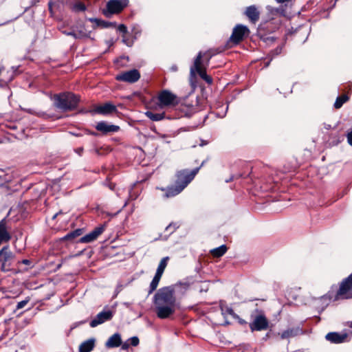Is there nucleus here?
<instances>
[{
	"instance_id": "nucleus-1",
	"label": "nucleus",
	"mask_w": 352,
	"mask_h": 352,
	"mask_svg": "<svg viewBox=\"0 0 352 352\" xmlns=\"http://www.w3.org/2000/svg\"><path fill=\"white\" fill-rule=\"evenodd\" d=\"M153 303L156 315L160 319L170 317L179 307L171 287L160 289L154 295Z\"/></svg>"
},
{
	"instance_id": "nucleus-2",
	"label": "nucleus",
	"mask_w": 352,
	"mask_h": 352,
	"mask_svg": "<svg viewBox=\"0 0 352 352\" xmlns=\"http://www.w3.org/2000/svg\"><path fill=\"white\" fill-rule=\"evenodd\" d=\"M199 168L197 167L190 171L186 169L178 171L176 175L177 179L175 186L167 188L165 196L170 197L179 194L194 179Z\"/></svg>"
},
{
	"instance_id": "nucleus-3",
	"label": "nucleus",
	"mask_w": 352,
	"mask_h": 352,
	"mask_svg": "<svg viewBox=\"0 0 352 352\" xmlns=\"http://www.w3.org/2000/svg\"><path fill=\"white\" fill-rule=\"evenodd\" d=\"M55 106L62 111H72L76 108L79 98L78 96L70 93L65 92L54 96Z\"/></svg>"
},
{
	"instance_id": "nucleus-4",
	"label": "nucleus",
	"mask_w": 352,
	"mask_h": 352,
	"mask_svg": "<svg viewBox=\"0 0 352 352\" xmlns=\"http://www.w3.org/2000/svg\"><path fill=\"white\" fill-rule=\"evenodd\" d=\"M157 106L160 109L170 108L179 103V97L168 89L161 91L157 96Z\"/></svg>"
},
{
	"instance_id": "nucleus-5",
	"label": "nucleus",
	"mask_w": 352,
	"mask_h": 352,
	"mask_svg": "<svg viewBox=\"0 0 352 352\" xmlns=\"http://www.w3.org/2000/svg\"><path fill=\"white\" fill-rule=\"evenodd\" d=\"M206 55V53L203 54L201 52H199L197 57L195 59L194 65L190 68V76H195V72H196L199 76L204 79V78L207 76L206 72V66L209 64L210 59L212 56L211 54H208V57L207 58L206 65H204L202 63L201 58L204 56Z\"/></svg>"
},
{
	"instance_id": "nucleus-6",
	"label": "nucleus",
	"mask_w": 352,
	"mask_h": 352,
	"mask_svg": "<svg viewBox=\"0 0 352 352\" xmlns=\"http://www.w3.org/2000/svg\"><path fill=\"white\" fill-rule=\"evenodd\" d=\"M336 298H352V273L340 283Z\"/></svg>"
},
{
	"instance_id": "nucleus-7",
	"label": "nucleus",
	"mask_w": 352,
	"mask_h": 352,
	"mask_svg": "<svg viewBox=\"0 0 352 352\" xmlns=\"http://www.w3.org/2000/svg\"><path fill=\"white\" fill-rule=\"evenodd\" d=\"M14 255L10 250L9 247L4 246L0 250V263L1 270L3 272H8L10 270V267L14 261Z\"/></svg>"
},
{
	"instance_id": "nucleus-8",
	"label": "nucleus",
	"mask_w": 352,
	"mask_h": 352,
	"mask_svg": "<svg viewBox=\"0 0 352 352\" xmlns=\"http://www.w3.org/2000/svg\"><path fill=\"white\" fill-rule=\"evenodd\" d=\"M249 326L252 332L264 331L268 328L269 322L263 314H259L254 317Z\"/></svg>"
},
{
	"instance_id": "nucleus-9",
	"label": "nucleus",
	"mask_w": 352,
	"mask_h": 352,
	"mask_svg": "<svg viewBox=\"0 0 352 352\" xmlns=\"http://www.w3.org/2000/svg\"><path fill=\"white\" fill-rule=\"evenodd\" d=\"M140 78V74L136 69L122 72L116 76V79L118 81L126 82L129 83H134Z\"/></svg>"
},
{
	"instance_id": "nucleus-10",
	"label": "nucleus",
	"mask_w": 352,
	"mask_h": 352,
	"mask_svg": "<svg viewBox=\"0 0 352 352\" xmlns=\"http://www.w3.org/2000/svg\"><path fill=\"white\" fill-rule=\"evenodd\" d=\"M250 33V30L247 26L243 25H236L233 29L232 34L230 36V41L237 44L241 41L245 36H248Z\"/></svg>"
},
{
	"instance_id": "nucleus-11",
	"label": "nucleus",
	"mask_w": 352,
	"mask_h": 352,
	"mask_svg": "<svg viewBox=\"0 0 352 352\" xmlns=\"http://www.w3.org/2000/svg\"><path fill=\"white\" fill-rule=\"evenodd\" d=\"M113 316V312L110 309H105L98 313L96 316L90 322L91 327H96L98 325L110 320Z\"/></svg>"
},
{
	"instance_id": "nucleus-12",
	"label": "nucleus",
	"mask_w": 352,
	"mask_h": 352,
	"mask_svg": "<svg viewBox=\"0 0 352 352\" xmlns=\"http://www.w3.org/2000/svg\"><path fill=\"white\" fill-rule=\"evenodd\" d=\"M128 0H110L107 3V8L111 14L120 12L128 4Z\"/></svg>"
},
{
	"instance_id": "nucleus-13",
	"label": "nucleus",
	"mask_w": 352,
	"mask_h": 352,
	"mask_svg": "<svg viewBox=\"0 0 352 352\" xmlns=\"http://www.w3.org/2000/svg\"><path fill=\"white\" fill-rule=\"evenodd\" d=\"M105 229V224L99 226L80 239V243H89L95 241Z\"/></svg>"
},
{
	"instance_id": "nucleus-14",
	"label": "nucleus",
	"mask_w": 352,
	"mask_h": 352,
	"mask_svg": "<svg viewBox=\"0 0 352 352\" xmlns=\"http://www.w3.org/2000/svg\"><path fill=\"white\" fill-rule=\"evenodd\" d=\"M96 129L103 134H109L118 132L120 130V126L101 121L97 123Z\"/></svg>"
},
{
	"instance_id": "nucleus-15",
	"label": "nucleus",
	"mask_w": 352,
	"mask_h": 352,
	"mask_svg": "<svg viewBox=\"0 0 352 352\" xmlns=\"http://www.w3.org/2000/svg\"><path fill=\"white\" fill-rule=\"evenodd\" d=\"M326 339L332 343H342L344 342L347 338L346 333H339L337 332H331L326 335Z\"/></svg>"
},
{
	"instance_id": "nucleus-16",
	"label": "nucleus",
	"mask_w": 352,
	"mask_h": 352,
	"mask_svg": "<svg viewBox=\"0 0 352 352\" xmlns=\"http://www.w3.org/2000/svg\"><path fill=\"white\" fill-rule=\"evenodd\" d=\"M245 14L252 23H256L259 19L260 13L254 6L248 7L245 11Z\"/></svg>"
},
{
	"instance_id": "nucleus-17",
	"label": "nucleus",
	"mask_w": 352,
	"mask_h": 352,
	"mask_svg": "<svg viewBox=\"0 0 352 352\" xmlns=\"http://www.w3.org/2000/svg\"><path fill=\"white\" fill-rule=\"evenodd\" d=\"M116 107L111 103L107 102L96 107L94 112L102 115H107L116 111Z\"/></svg>"
},
{
	"instance_id": "nucleus-18",
	"label": "nucleus",
	"mask_w": 352,
	"mask_h": 352,
	"mask_svg": "<svg viewBox=\"0 0 352 352\" xmlns=\"http://www.w3.org/2000/svg\"><path fill=\"white\" fill-rule=\"evenodd\" d=\"M302 333V330L300 327H292L283 331L281 333H279V335L280 336V338L284 340L294 338Z\"/></svg>"
},
{
	"instance_id": "nucleus-19",
	"label": "nucleus",
	"mask_w": 352,
	"mask_h": 352,
	"mask_svg": "<svg viewBox=\"0 0 352 352\" xmlns=\"http://www.w3.org/2000/svg\"><path fill=\"white\" fill-rule=\"evenodd\" d=\"M122 344L121 336L119 333H116L112 335L107 341L105 346L107 348H116L120 346Z\"/></svg>"
},
{
	"instance_id": "nucleus-20",
	"label": "nucleus",
	"mask_w": 352,
	"mask_h": 352,
	"mask_svg": "<svg viewBox=\"0 0 352 352\" xmlns=\"http://www.w3.org/2000/svg\"><path fill=\"white\" fill-rule=\"evenodd\" d=\"M95 346V339L91 338L83 342L79 346V352H90Z\"/></svg>"
},
{
	"instance_id": "nucleus-21",
	"label": "nucleus",
	"mask_w": 352,
	"mask_h": 352,
	"mask_svg": "<svg viewBox=\"0 0 352 352\" xmlns=\"http://www.w3.org/2000/svg\"><path fill=\"white\" fill-rule=\"evenodd\" d=\"M145 115L151 120L155 121V122L162 120L166 118L164 112L154 113L152 111H147L145 112Z\"/></svg>"
},
{
	"instance_id": "nucleus-22",
	"label": "nucleus",
	"mask_w": 352,
	"mask_h": 352,
	"mask_svg": "<svg viewBox=\"0 0 352 352\" xmlns=\"http://www.w3.org/2000/svg\"><path fill=\"white\" fill-rule=\"evenodd\" d=\"M227 251V247L226 245H222L217 248L212 249L210 251L211 254L214 257L222 256Z\"/></svg>"
},
{
	"instance_id": "nucleus-23",
	"label": "nucleus",
	"mask_w": 352,
	"mask_h": 352,
	"mask_svg": "<svg viewBox=\"0 0 352 352\" xmlns=\"http://www.w3.org/2000/svg\"><path fill=\"white\" fill-rule=\"evenodd\" d=\"M168 260H169V257L166 256V257H164L160 261L155 274L162 276V274L164 272V270L167 266Z\"/></svg>"
},
{
	"instance_id": "nucleus-24",
	"label": "nucleus",
	"mask_w": 352,
	"mask_h": 352,
	"mask_svg": "<svg viewBox=\"0 0 352 352\" xmlns=\"http://www.w3.org/2000/svg\"><path fill=\"white\" fill-rule=\"evenodd\" d=\"M162 276L158 275L157 274H155V276L153 277L149 286V290L148 292V294H152L157 289Z\"/></svg>"
},
{
	"instance_id": "nucleus-25",
	"label": "nucleus",
	"mask_w": 352,
	"mask_h": 352,
	"mask_svg": "<svg viewBox=\"0 0 352 352\" xmlns=\"http://www.w3.org/2000/svg\"><path fill=\"white\" fill-rule=\"evenodd\" d=\"M162 276L158 275L157 274H155V276L153 277L149 286V290L148 292V294H152L157 289Z\"/></svg>"
},
{
	"instance_id": "nucleus-26",
	"label": "nucleus",
	"mask_w": 352,
	"mask_h": 352,
	"mask_svg": "<svg viewBox=\"0 0 352 352\" xmlns=\"http://www.w3.org/2000/svg\"><path fill=\"white\" fill-rule=\"evenodd\" d=\"M348 100L349 98L346 95H342L341 96H338L334 103V107L336 109H340Z\"/></svg>"
},
{
	"instance_id": "nucleus-27",
	"label": "nucleus",
	"mask_w": 352,
	"mask_h": 352,
	"mask_svg": "<svg viewBox=\"0 0 352 352\" xmlns=\"http://www.w3.org/2000/svg\"><path fill=\"white\" fill-rule=\"evenodd\" d=\"M86 10L85 5L80 1L76 2L72 7V10L76 12H82Z\"/></svg>"
},
{
	"instance_id": "nucleus-28",
	"label": "nucleus",
	"mask_w": 352,
	"mask_h": 352,
	"mask_svg": "<svg viewBox=\"0 0 352 352\" xmlns=\"http://www.w3.org/2000/svg\"><path fill=\"white\" fill-rule=\"evenodd\" d=\"M82 233V231L80 229H77L73 232H71L69 233H68L65 236V239H67V240H69V239H74L76 236H78L81 234Z\"/></svg>"
},
{
	"instance_id": "nucleus-29",
	"label": "nucleus",
	"mask_w": 352,
	"mask_h": 352,
	"mask_svg": "<svg viewBox=\"0 0 352 352\" xmlns=\"http://www.w3.org/2000/svg\"><path fill=\"white\" fill-rule=\"evenodd\" d=\"M222 313L224 315H230L233 318H239V316L236 315L233 309L230 307H226V309H221Z\"/></svg>"
},
{
	"instance_id": "nucleus-30",
	"label": "nucleus",
	"mask_w": 352,
	"mask_h": 352,
	"mask_svg": "<svg viewBox=\"0 0 352 352\" xmlns=\"http://www.w3.org/2000/svg\"><path fill=\"white\" fill-rule=\"evenodd\" d=\"M87 36V33L82 32V31H75L74 34V38H82Z\"/></svg>"
},
{
	"instance_id": "nucleus-31",
	"label": "nucleus",
	"mask_w": 352,
	"mask_h": 352,
	"mask_svg": "<svg viewBox=\"0 0 352 352\" xmlns=\"http://www.w3.org/2000/svg\"><path fill=\"white\" fill-rule=\"evenodd\" d=\"M130 345L136 346L139 344V338L136 336H133L128 340Z\"/></svg>"
},
{
	"instance_id": "nucleus-32",
	"label": "nucleus",
	"mask_w": 352,
	"mask_h": 352,
	"mask_svg": "<svg viewBox=\"0 0 352 352\" xmlns=\"http://www.w3.org/2000/svg\"><path fill=\"white\" fill-rule=\"evenodd\" d=\"M29 301H30L29 298H27L25 300L19 302L16 305V309H20L23 308L28 304V302Z\"/></svg>"
},
{
	"instance_id": "nucleus-33",
	"label": "nucleus",
	"mask_w": 352,
	"mask_h": 352,
	"mask_svg": "<svg viewBox=\"0 0 352 352\" xmlns=\"http://www.w3.org/2000/svg\"><path fill=\"white\" fill-rule=\"evenodd\" d=\"M175 229H176V226H175V224L173 225V223H170L166 228V231H170V233L173 232L175 230Z\"/></svg>"
},
{
	"instance_id": "nucleus-34",
	"label": "nucleus",
	"mask_w": 352,
	"mask_h": 352,
	"mask_svg": "<svg viewBox=\"0 0 352 352\" xmlns=\"http://www.w3.org/2000/svg\"><path fill=\"white\" fill-rule=\"evenodd\" d=\"M118 30L120 32H122L123 34H125L127 32V28L124 25L120 24L118 27Z\"/></svg>"
},
{
	"instance_id": "nucleus-35",
	"label": "nucleus",
	"mask_w": 352,
	"mask_h": 352,
	"mask_svg": "<svg viewBox=\"0 0 352 352\" xmlns=\"http://www.w3.org/2000/svg\"><path fill=\"white\" fill-rule=\"evenodd\" d=\"M282 51V47L279 46V47H277L273 52V54L274 55H278L279 54H280Z\"/></svg>"
},
{
	"instance_id": "nucleus-36",
	"label": "nucleus",
	"mask_w": 352,
	"mask_h": 352,
	"mask_svg": "<svg viewBox=\"0 0 352 352\" xmlns=\"http://www.w3.org/2000/svg\"><path fill=\"white\" fill-rule=\"evenodd\" d=\"M129 346H130V344L128 342V340L126 342H125L124 343L121 344V347H122V349H123V350H127L129 348Z\"/></svg>"
},
{
	"instance_id": "nucleus-37",
	"label": "nucleus",
	"mask_w": 352,
	"mask_h": 352,
	"mask_svg": "<svg viewBox=\"0 0 352 352\" xmlns=\"http://www.w3.org/2000/svg\"><path fill=\"white\" fill-rule=\"evenodd\" d=\"M203 80H205L207 83H208V84H211V83L212 82V78H211L210 76H208V75H207V76H206V77H205V78H204V79H203Z\"/></svg>"
},
{
	"instance_id": "nucleus-38",
	"label": "nucleus",
	"mask_w": 352,
	"mask_h": 352,
	"mask_svg": "<svg viewBox=\"0 0 352 352\" xmlns=\"http://www.w3.org/2000/svg\"><path fill=\"white\" fill-rule=\"evenodd\" d=\"M203 80H205L207 83H208V84H211V83L212 82V78H211L210 76H208V75H207V76H206V77H205V78H204V79H203Z\"/></svg>"
},
{
	"instance_id": "nucleus-39",
	"label": "nucleus",
	"mask_w": 352,
	"mask_h": 352,
	"mask_svg": "<svg viewBox=\"0 0 352 352\" xmlns=\"http://www.w3.org/2000/svg\"><path fill=\"white\" fill-rule=\"evenodd\" d=\"M122 41L124 44H126L128 46H131L132 45V43L129 39L123 38Z\"/></svg>"
},
{
	"instance_id": "nucleus-40",
	"label": "nucleus",
	"mask_w": 352,
	"mask_h": 352,
	"mask_svg": "<svg viewBox=\"0 0 352 352\" xmlns=\"http://www.w3.org/2000/svg\"><path fill=\"white\" fill-rule=\"evenodd\" d=\"M74 32H75V30L70 31V32L64 31L63 33L66 35L72 36L74 37Z\"/></svg>"
},
{
	"instance_id": "nucleus-41",
	"label": "nucleus",
	"mask_w": 352,
	"mask_h": 352,
	"mask_svg": "<svg viewBox=\"0 0 352 352\" xmlns=\"http://www.w3.org/2000/svg\"><path fill=\"white\" fill-rule=\"evenodd\" d=\"M236 319H238V321L241 324H247V322L241 318H240L239 317V318H235Z\"/></svg>"
},
{
	"instance_id": "nucleus-42",
	"label": "nucleus",
	"mask_w": 352,
	"mask_h": 352,
	"mask_svg": "<svg viewBox=\"0 0 352 352\" xmlns=\"http://www.w3.org/2000/svg\"><path fill=\"white\" fill-rule=\"evenodd\" d=\"M232 179H233V177H230L229 179H226V182L228 183V182L232 181Z\"/></svg>"
},
{
	"instance_id": "nucleus-43",
	"label": "nucleus",
	"mask_w": 352,
	"mask_h": 352,
	"mask_svg": "<svg viewBox=\"0 0 352 352\" xmlns=\"http://www.w3.org/2000/svg\"><path fill=\"white\" fill-rule=\"evenodd\" d=\"M276 1L278 3H285V2L287 1L288 0H276Z\"/></svg>"
},
{
	"instance_id": "nucleus-44",
	"label": "nucleus",
	"mask_w": 352,
	"mask_h": 352,
	"mask_svg": "<svg viewBox=\"0 0 352 352\" xmlns=\"http://www.w3.org/2000/svg\"><path fill=\"white\" fill-rule=\"evenodd\" d=\"M82 152V148H80L78 149V153L79 155H80Z\"/></svg>"
},
{
	"instance_id": "nucleus-45",
	"label": "nucleus",
	"mask_w": 352,
	"mask_h": 352,
	"mask_svg": "<svg viewBox=\"0 0 352 352\" xmlns=\"http://www.w3.org/2000/svg\"><path fill=\"white\" fill-rule=\"evenodd\" d=\"M28 262H29V261H28V260H24V261H23V263H25V264L28 263Z\"/></svg>"
}]
</instances>
